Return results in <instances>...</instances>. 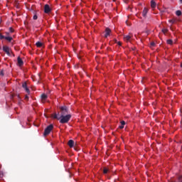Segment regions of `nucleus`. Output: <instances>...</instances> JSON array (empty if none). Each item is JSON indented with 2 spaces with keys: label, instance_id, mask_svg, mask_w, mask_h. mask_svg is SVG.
I'll return each mask as SVG.
<instances>
[{
  "label": "nucleus",
  "instance_id": "f257e3e1",
  "mask_svg": "<svg viewBox=\"0 0 182 182\" xmlns=\"http://www.w3.org/2000/svg\"><path fill=\"white\" fill-rule=\"evenodd\" d=\"M72 119V115L70 114L67 115H61L60 117V123L61 124H65V123H69V120Z\"/></svg>",
  "mask_w": 182,
  "mask_h": 182
},
{
  "label": "nucleus",
  "instance_id": "f03ea898",
  "mask_svg": "<svg viewBox=\"0 0 182 182\" xmlns=\"http://www.w3.org/2000/svg\"><path fill=\"white\" fill-rule=\"evenodd\" d=\"M53 130V124H50L48 125L44 130V136H48L49 134H50V132Z\"/></svg>",
  "mask_w": 182,
  "mask_h": 182
},
{
  "label": "nucleus",
  "instance_id": "7ed1b4c3",
  "mask_svg": "<svg viewBox=\"0 0 182 182\" xmlns=\"http://www.w3.org/2000/svg\"><path fill=\"white\" fill-rule=\"evenodd\" d=\"M60 110L61 116H66L68 113H69V109L66 106L60 107Z\"/></svg>",
  "mask_w": 182,
  "mask_h": 182
},
{
  "label": "nucleus",
  "instance_id": "20e7f679",
  "mask_svg": "<svg viewBox=\"0 0 182 182\" xmlns=\"http://www.w3.org/2000/svg\"><path fill=\"white\" fill-rule=\"evenodd\" d=\"M22 87L23 89H24L26 93H28V95H31V90H29V88H28V84L26 83V82L22 83Z\"/></svg>",
  "mask_w": 182,
  "mask_h": 182
},
{
  "label": "nucleus",
  "instance_id": "39448f33",
  "mask_svg": "<svg viewBox=\"0 0 182 182\" xmlns=\"http://www.w3.org/2000/svg\"><path fill=\"white\" fill-rule=\"evenodd\" d=\"M3 50L8 55V56H11V48H9L8 46H4Z\"/></svg>",
  "mask_w": 182,
  "mask_h": 182
},
{
  "label": "nucleus",
  "instance_id": "423d86ee",
  "mask_svg": "<svg viewBox=\"0 0 182 182\" xmlns=\"http://www.w3.org/2000/svg\"><path fill=\"white\" fill-rule=\"evenodd\" d=\"M0 39H6V41H8V42H11L13 38L11 36H5L0 33Z\"/></svg>",
  "mask_w": 182,
  "mask_h": 182
},
{
  "label": "nucleus",
  "instance_id": "0eeeda50",
  "mask_svg": "<svg viewBox=\"0 0 182 182\" xmlns=\"http://www.w3.org/2000/svg\"><path fill=\"white\" fill-rule=\"evenodd\" d=\"M44 12L45 14H49L50 12V7L48 4H46L44 6Z\"/></svg>",
  "mask_w": 182,
  "mask_h": 182
},
{
  "label": "nucleus",
  "instance_id": "6e6552de",
  "mask_svg": "<svg viewBox=\"0 0 182 182\" xmlns=\"http://www.w3.org/2000/svg\"><path fill=\"white\" fill-rule=\"evenodd\" d=\"M110 33H112V30H110V28H107L105 29V38H107V36H110Z\"/></svg>",
  "mask_w": 182,
  "mask_h": 182
},
{
  "label": "nucleus",
  "instance_id": "1a4fd4ad",
  "mask_svg": "<svg viewBox=\"0 0 182 182\" xmlns=\"http://www.w3.org/2000/svg\"><path fill=\"white\" fill-rule=\"evenodd\" d=\"M17 63L18 66H23V60H22V58H21V57H18Z\"/></svg>",
  "mask_w": 182,
  "mask_h": 182
},
{
  "label": "nucleus",
  "instance_id": "9d476101",
  "mask_svg": "<svg viewBox=\"0 0 182 182\" xmlns=\"http://www.w3.org/2000/svg\"><path fill=\"white\" fill-rule=\"evenodd\" d=\"M147 12H149V9H147V8H144L142 11V16H144V18H146Z\"/></svg>",
  "mask_w": 182,
  "mask_h": 182
},
{
  "label": "nucleus",
  "instance_id": "9b49d317",
  "mask_svg": "<svg viewBox=\"0 0 182 182\" xmlns=\"http://www.w3.org/2000/svg\"><path fill=\"white\" fill-rule=\"evenodd\" d=\"M52 117H53L54 119H56L57 120H60V117H59V113L58 114H56V113L53 114Z\"/></svg>",
  "mask_w": 182,
  "mask_h": 182
},
{
  "label": "nucleus",
  "instance_id": "f8f14e48",
  "mask_svg": "<svg viewBox=\"0 0 182 182\" xmlns=\"http://www.w3.org/2000/svg\"><path fill=\"white\" fill-rule=\"evenodd\" d=\"M68 146L69 147L72 148L73 146H75V141L72 139L68 141Z\"/></svg>",
  "mask_w": 182,
  "mask_h": 182
},
{
  "label": "nucleus",
  "instance_id": "ddd939ff",
  "mask_svg": "<svg viewBox=\"0 0 182 182\" xmlns=\"http://www.w3.org/2000/svg\"><path fill=\"white\" fill-rule=\"evenodd\" d=\"M36 46H37V48H42L43 46V43H42L40 41H38L36 43Z\"/></svg>",
  "mask_w": 182,
  "mask_h": 182
},
{
  "label": "nucleus",
  "instance_id": "4468645a",
  "mask_svg": "<svg viewBox=\"0 0 182 182\" xmlns=\"http://www.w3.org/2000/svg\"><path fill=\"white\" fill-rule=\"evenodd\" d=\"M157 4H156V1L154 0L151 1V8H156Z\"/></svg>",
  "mask_w": 182,
  "mask_h": 182
},
{
  "label": "nucleus",
  "instance_id": "2eb2a0df",
  "mask_svg": "<svg viewBox=\"0 0 182 182\" xmlns=\"http://www.w3.org/2000/svg\"><path fill=\"white\" fill-rule=\"evenodd\" d=\"M132 38V37L130 36H125L124 37V39L126 42H129V41H130V39Z\"/></svg>",
  "mask_w": 182,
  "mask_h": 182
},
{
  "label": "nucleus",
  "instance_id": "dca6fc26",
  "mask_svg": "<svg viewBox=\"0 0 182 182\" xmlns=\"http://www.w3.org/2000/svg\"><path fill=\"white\" fill-rule=\"evenodd\" d=\"M181 14H182L181 11L177 10V11H176V15L177 16H181Z\"/></svg>",
  "mask_w": 182,
  "mask_h": 182
},
{
  "label": "nucleus",
  "instance_id": "f3484780",
  "mask_svg": "<svg viewBox=\"0 0 182 182\" xmlns=\"http://www.w3.org/2000/svg\"><path fill=\"white\" fill-rule=\"evenodd\" d=\"M41 99L42 100H45L46 99H48V95H46V94H43L41 95Z\"/></svg>",
  "mask_w": 182,
  "mask_h": 182
},
{
  "label": "nucleus",
  "instance_id": "a211bd4d",
  "mask_svg": "<svg viewBox=\"0 0 182 182\" xmlns=\"http://www.w3.org/2000/svg\"><path fill=\"white\" fill-rule=\"evenodd\" d=\"M107 173H109V168H104V169H103V173H104V174H107Z\"/></svg>",
  "mask_w": 182,
  "mask_h": 182
},
{
  "label": "nucleus",
  "instance_id": "6ab92c4d",
  "mask_svg": "<svg viewBox=\"0 0 182 182\" xmlns=\"http://www.w3.org/2000/svg\"><path fill=\"white\" fill-rule=\"evenodd\" d=\"M177 19L176 18H173L168 21V22H170V23H176Z\"/></svg>",
  "mask_w": 182,
  "mask_h": 182
},
{
  "label": "nucleus",
  "instance_id": "aec40b11",
  "mask_svg": "<svg viewBox=\"0 0 182 182\" xmlns=\"http://www.w3.org/2000/svg\"><path fill=\"white\" fill-rule=\"evenodd\" d=\"M166 42H167L168 45H173V40H171V39L167 40Z\"/></svg>",
  "mask_w": 182,
  "mask_h": 182
},
{
  "label": "nucleus",
  "instance_id": "412c9836",
  "mask_svg": "<svg viewBox=\"0 0 182 182\" xmlns=\"http://www.w3.org/2000/svg\"><path fill=\"white\" fill-rule=\"evenodd\" d=\"M154 46H156V43H154V41H152L150 43V48H154Z\"/></svg>",
  "mask_w": 182,
  "mask_h": 182
},
{
  "label": "nucleus",
  "instance_id": "4be33fe9",
  "mask_svg": "<svg viewBox=\"0 0 182 182\" xmlns=\"http://www.w3.org/2000/svg\"><path fill=\"white\" fill-rule=\"evenodd\" d=\"M162 32H163V33H167L168 32V30L164 28V29H162Z\"/></svg>",
  "mask_w": 182,
  "mask_h": 182
},
{
  "label": "nucleus",
  "instance_id": "5701e85b",
  "mask_svg": "<svg viewBox=\"0 0 182 182\" xmlns=\"http://www.w3.org/2000/svg\"><path fill=\"white\" fill-rule=\"evenodd\" d=\"M14 28H12L11 27H10V28H9V32H10L11 33H14Z\"/></svg>",
  "mask_w": 182,
  "mask_h": 182
},
{
  "label": "nucleus",
  "instance_id": "b1692460",
  "mask_svg": "<svg viewBox=\"0 0 182 182\" xmlns=\"http://www.w3.org/2000/svg\"><path fill=\"white\" fill-rule=\"evenodd\" d=\"M4 177V172L2 171H0V178H2Z\"/></svg>",
  "mask_w": 182,
  "mask_h": 182
},
{
  "label": "nucleus",
  "instance_id": "393cba45",
  "mask_svg": "<svg viewBox=\"0 0 182 182\" xmlns=\"http://www.w3.org/2000/svg\"><path fill=\"white\" fill-rule=\"evenodd\" d=\"M24 99H25V100H26V101L29 100V97L28 96V95H25Z\"/></svg>",
  "mask_w": 182,
  "mask_h": 182
},
{
  "label": "nucleus",
  "instance_id": "a878e982",
  "mask_svg": "<svg viewBox=\"0 0 182 182\" xmlns=\"http://www.w3.org/2000/svg\"><path fill=\"white\" fill-rule=\"evenodd\" d=\"M33 18L34 21H36V19H38V16L34 15Z\"/></svg>",
  "mask_w": 182,
  "mask_h": 182
},
{
  "label": "nucleus",
  "instance_id": "bb28decb",
  "mask_svg": "<svg viewBox=\"0 0 182 182\" xmlns=\"http://www.w3.org/2000/svg\"><path fill=\"white\" fill-rule=\"evenodd\" d=\"M121 124H122V126H124V124H126V122L122 121V122H121Z\"/></svg>",
  "mask_w": 182,
  "mask_h": 182
},
{
  "label": "nucleus",
  "instance_id": "cd10ccee",
  "mask_svg": "<svg viewBox=\"0 0 182 182\" xmlns=\"http://www.w3.org/2000/svg\"><path fill=\"white\" fill-rule=\"evenodd\" d=\"M119 127L120 129H124V125L121 124Z\"/></svg>",
  "mask_w": 182,
  "mask_h": 182
},
{
  "label": "nucleus",
  "instance_id": "c85d7f7f",
  "mask_svg": "<svg viewBox=\"0 0 182 182\" xmlns=\"http://www.w3.org/2000/svg\"><path fill=\"white\" fill-rule=\"evenodd\" d=\"M0 75H1V76H4V70H1V71L0 72Z\"/></svg>",
  "mask_w": 182,
  "mask_h": 182
},
{
  "label": "nucleus",
  "instance_id": "c756f323",
  "mask_svg": "<svg viewBox=\"0 0 182 182\" xmlns=\"http://www.w3.org/2000/svg\"><path fill=\"white\" fill-rule=\"evenodd\" d=\"M117 45H119V46H122V43L120 41L117 42Z\"/></svg>",
  "mask_w": 182,
  "mask_h": 182
},
{
  "label": "nucleus",
  "instance_id": "7c9ffc66",
  "mask_svg": "<svg viewBox=\"0 0 182 182\" xmlns=\"http://www.w3.org/2000/svg\"><path fill=\"white\" fill-rule=\"evenodd\" d=\"M5 33H6V35H7V36L9 35V32H6Z\"/></svg>",
  "mask_w": 182,
  "mask_h": 182
},
{
  "label": "nucleus",
  "instance_id": "2f4dec72",
  "mask_svg": "<svg viewBox=\"0 0 182 182\" xmlns=\"http://www.w3.org/2000/svg\"><path fill=\"white\" fill-rule=\"evenodd\" d=\"M38 77H39V79H41V74L38 75Z\"/></svg>",
  "mask_w": 182,
  "mask_h": 182
},
{
  "label": "nucleus",
  "instance_id": "473e14b6",
  "mask_svg": "<svg viewBox=\"0 0 182 182\" xmlns=\"http://www.w3.org/2000/svg\"><path fill=\"white\" fill-rule=\"evenodd\" d=\"M179 1H180L181 4H182V0H179Z\"/></svg>",
  "mask_w": 182,
  "mask_h": 182
}]
</instances>
